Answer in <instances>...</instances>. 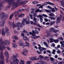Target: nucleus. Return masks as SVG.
Returning a JSON list of instances; mask_svg holds the SVG:
<instances>
[{
    "mask_svg": "<svg viewBox=\"0 0 64 64\" xmlns=\"http://www.w3.org/2000/svg\"><path fill=\"white\" fill-rule=\"evenodd\" d=\"M18 56L17 54L13 55L12 57H11L10 59V62L11 64H18L19 62V60L16 57H18Z\"/></svg>",
    "mask_w": 64,
    "mask_h": 64,
    "instance_id": "1",
    "label": "nucleus"
},
{
    "mask_svg": "<svg viewBox=\"0 0 64 64\" xmlns=\"http://www.w3.org/2000/svg\"><path fill=\"white\" fill-rule=\"evenodd\" d=\"M16 25L15 24V22H13L12 24V27L13 28H15V27H18L17 29L18 30H20L21 28V24L19 22L17 23Z\"/></svg>",
    "mask_w": 64,
    "mask_h": 64,
    "instance_id": "2",
    "label": "nucleus"
},
{
    "mask_svg": "<svg viewBox=\"0 0 64 64\" xmlns=\"http://www.w3.org/2000/svg\"><path fill=\"white\" fill-rule=\"evenodd\" d=\"M0 17L1 19H3V18L6 19L8 17V15L7 14L6 15V14L5 13L2 12L0 14Z\"/></svg>",
    "mask_w": 64,
    "mask_h": 64,
    "instance_id": "3",
    "label": "nucleus"
},
{
    "mask_svg": "<svg viewBox=\"0 0 64 64\" xmlns=\"http://www.w3.org/2000/svg\"><path fill=\"white\" fill-rule=\"evenodd\" d=\"M29 34L30 35H32V36L33 37V38L34 39H36V38H39L40 37V36H36V35L35 34H34V30H32V33L31 32H29Z\"/></svg>",
    "mask_w": 64,
    "mask_h": 64,
    "instance_id": "4",
    "label": "nucleus"
},
{
    "mask_svg": "<svg viewBox=\"0 0 64 64\" xmlns=\"http://www.w3.org/2000/svg\"><path fill=\"white\" fill-rule=\"evenodd\" d=\"M26 20H27V19L23 18L22 21V22L21 23L22 25H24V24H25V22L26 24H30V22H29Z\"/></svg>",
    "mask_w": 64,
    "mask_h": 64,
    "instance_id": "5",
    "label": "nucleus"
},
{
    "mask_svg": "<svg viewBox=\"0 0 64 64\" xmlns=\"http://www.w3.org/2000/svg\"><path fill=\"white\" fill-rule=\"evenodd\" d=\"M30 24H32V25H36V26H38L39 27L42 28V27L40 26L39 24H37L35 22H34L32 21H30Z\"/></svg>",
    "mask_w": 64,
    "mask_h": 64,
    "instance_id": "6",
    "label": "nucleus"
},
{
    "mask_svg": "<svg viewBox=\"0 0 64 64\" xmlns=\"http://www.w3.org/2000/svg\"><path fill=\"white\" fill-rule=\"evenodd\" d=\"M46 4H44L42 5V7L43 6H45V5H47L48 4H50V5H54V4L53 3H51L49 2H46Z\"/></svg>",
    "mask_w": 64,
    "mask_h": 64,
    "instance_id": "7",
    "label": "nucleus"
},
{
    "mask_svg": "<svg viewBox=\"0 0 64 64\" xmlns=\"http://www.w3.org/2000/svg\"><path fill=\"white\" fill-rule=\"evenodd\" d=\"M38 49H39V50L40 52H42L43 50H46V48H43L41 47V48H38Z\"/></svg>",
    "mask_w": 64,
    "mask_h": 64,
    "instance_id": "8",
    "label": "nucleus"
},
{
    "mask_svg": "<svg viewBox=\"0 0 64 64\" xmlns=\"http://www.w3.org/2000/svg\"><path fill=\"white\" fill-rule=\"evenodd\" d=\"M6 30H5V32H6L7 35L8 36L10 35V32H9V31L7 28H5Z\"/></svg>",
    "mask_w": 64,
    "mask_h": 64,
    "instance_id": "9",
    "label": "nucleus"
},
{
    "mask_svg": "<svg viewBox=\"0 0 64 64\" xmlns=\"http://www.w3.org/2000/svg\"><path fill=\"white\" fill-rule=\"evenodd\" d=\"M4 55L6 58H9V54H8V52H4Z\"/></svg>",
    "mask_w": 64,
    "mask_h": 64,
    "instance_id": "10",
    "label": "nucleus"
},
{
    "mask_svg": "<svg viewBox=\"0 0 64 64\" xmlns=\"http://www.w3.org/2000/svg\"><path fill=\"white\" fill-rule=\"evenodd\" d=\"M37 58V57L36 56H34V57H32L30 58V59L32 60V61H34L36 60V58Z\"/></svg>",
    "mask_w": 64,
    "mask_h": 64,
    "instance_id": "11",
    "label": "nucleus"
},
{
    "mask_svg": "<svg viewBox=\"0 0 64 64\" xmlns=\"http://www.w3.org/2000/svg\"><path fill=\"white\" fill-rule=\"evenodd\" d=\"M19 44L20 46H23L24 45V44H23V42H22V41L21 40L19 41Z\"/></svg>",
    "mask_w": 64,
    "mask_h": 64,
    "instance_id": "12",
    "label": "nucleus"
},
{
    "mask_svg": "<svg viewBox=\"0 0 64 64\" xmlns=\"http://www.w3.org/2000/svg\"><path fill=\"white\" fill-rule=\"evenodd\" d=\"M5 21L3 22H2L1 21H0V24L1 27H3V26H4V24H5Z\"/></svg>",
    "mask_w": 64,
    "mask_h": 64,
    "instance_id": "13",
    "label": "nucleus"
},
{
    "mask_svg": "<svg viewBox=\"0 0 64 64\" xmlns=\"http://www.w3.org/2000/svg\"><path fill=\"white\" fill-rule=\"evenodd\" d=\"M54 30H55V28H53L52 27L50 28V29L49 31L50 32L52 33V32H53V31Z\"/></svg>",
    "mask_w": 64,
    "mask_h": 64,
    "instance_id": "14",
    "label": "nucleus"
},
{
    "mask_svg": "<svg viewBox=\"0 0 64 64\" xmlns=\"http://www.w3.org/2000/svg\"><path fill=\"white\" fill-rule=\"evenodd\" d=\"M46 33L47 34L46 36L47 37H48V36L51 35V34L49 32L48 30L46 31Z\"/></svg>",
    "mask_w": 64,
    "mask_h": 64,
    "instance_id": "15",
    "label": "nucleus"
},
{
    "mask_svg": "<svg viewBox=\"0 0 64 64\" xmlns=\"http://www.w3.org/2000/svg\"><path fill=\"white\" fill-rule=\"evenodd\" d=\"M60 43L61 44V46L62 47H64V44H63V42H62V41H61L60 42ZM62 52L63 53V52H64V50H63L62 51Z\"/></svg>",
    "mask_w": 64,
    "mask_h": 64,
    "instance_id": "16",
    "label": "nucleus"
},
{
    "mask_svg": "<svg viewBox=\"0 0 64 64\" xmlns=\"http://www.w3.org/2000/svg\"><path fill=\"white\" fill-rule=\"evenodd\" d=\"M28 2V1H26L24 2H20V5H23V4H26L27 2Z\"/></svg>",
    "mask_w": 64,
    "mask_h": 64,
    "instance_id": "17",
    "label": "nucleus"
},
{
    "mask_svg": "<svg viewBox=\"0 0 64 64\" xmlns=\"http://www.w3.org/2000/svg\"><path fill=\"white\" fill-rule=\"evenodd\" d=\"M60 18H58L56 20V24L58 23H59V22L60 21Z\"/></svg>",
    "mask_w": 64,
    "mask_h": 64,
    "instance_id": "18",
    "label": "nucleus"
},
{
    "mask_svg": "<svg viewBox=\"0 0 64 64\" xmlns=\"http://www.w3.org/2000/svg\"><path fill=\"white\" fill-rule=\"evenodd\" d=\"M42 12V10H40L39 9H38L35 10V12L36 13H37L38 12Z\"/></svg>",
    "mask_w": 64,
    "mask_h": 64,
    "instance_id": "19",
    "label": "nucleus"
},
{
    "mask_svg": "<svg viewBox=\"0 0 64 64\" xmlns=\"http://www.w3.org/2000/svg\"><path fill=\"white\" fill-rule=\"evenodd\" d=\"M25 63V62L23 60H21L20 62L19 63L20 64H24Z\"/></svg>",
    "mask_w": 64,
    "mask_h": 64,
    "instance_id": "20",
    "label": "nucleus"
},
{
    "mask_svg": "<svg viewBox=\"0 0 64 64\" xmlns=\"http://www.w3.org/2000/svg\"><path fill=\"white\" fill-rule=\"evenodd\" d=\"M50 61H51L52 63H54V59L53 58L51 57L50 58Z\"/></svg>",
    "mask_w": 64,
    "mask_h": 64,
    "instance_id": "21",
    "label": "nucleus"
},
{
    "mask_svg": "<svg viewBox=\"0 0 64 64\" xmlns=\"http://www.w3.org/2000/svg\"><path fill=\"white\" fill-rule=\"evenodd\" d=\"M50 43H52V42H54V40L53 38H50Z\"/></svg>",
    "mask_w": 64,
    "mask_h": 64,
    "instance_id": "22",
    "label": "nucleus"
},
{
    "mask_svg": "<svg viewBox=\"0 0 64 64\" xmlns=\"http://www.w3.org/2000/svg\"><path fill=\"white\" fill-rule=\"evenodd\" d=\"M44 59L46 60L47 61H49V58L48 56H45L44 58Z\"/></svg>",
    "mask_w": 64,
    "mask_h": 64,
    "instance_id": "23",
    "label": "nucleus"
},
{
    "mask_svg": "<svg viewBox=\"0 0 64 64\" xmlns=\"http://www.w3.org/2000/svg\"><path fill=\"white\" fill-rule=\"evenodd\" d=\"M25 44L27 45H25V46H27L28 47H29V43L27 42L26 41L25 42Z\"/></svg>",
    "mask_w": 64,
    "mask_h": 64,
    "instance_id": "24",
    "label": "nucleus"
},
{
    "mask_svg": "<svg viewBox=\"0 0 64 64\" xmlns=\"http://www.w3.org/2000/svg\"><path fill=\"white\" fill-rule=\"evenodd\" d=\"M22 33H25L26 34H27L28 36H29V34H27L28 33V32L26 31L25 30H24L22 32Z\"/></svg>",
    "mask_w": 64,
    "mask_h": 64,
    "instance_id": "25",
    "label": "nucleus"
},
{
    "mask_svg": "<svg viewBox=\"0 0 64 64\" xmlns=\"http://www.w3.org/2000/svg\"><path fill=\"white\" fill-rule=\"evenodd\" d=\"M23 38L24 40H29V39L26 36H24Z\"/></svg>",
    "mask_w": 64,
    "mask_h": 64,
    "instance_id": "26",
    "label": "nucleus"
},
{
    "mask_svg": "<svg viewBox=\"0 0 64 64\" xmlns=\"http://www.w3.org/2000/svg\"><path fill=\"white\" fill-rule=\"evenodd\" d=\"M44 44L46 46V47H48V44L45 42H44Z\"/></svg>",
    "mask_w": 64,
    "mask_h": 64,
    "instance_id": "27",
    "label": "nucleus"
},
{
    "mask_svg": "<svg viewBox=\"0 0 64 64\" xmlns=\"http://www.w3.org/2000/svg\"><path fill=\"white\" fill-rule=\"evenodd\" d=\"M12 38L16 39V40H18V38L16 36H13L12 37Z\"/></svg>",
    "mask_w": 64,
    "mask_h": 64,
    "instance_id": "28",
    "label": "nucleus"
},
{
    "mask_svg": "<svg viewBox=\"0 0 64 64\" xmlns=\"http://www.w3.org/2000/svg\"><path fill=\"white\" fill-rule=\"evenodd\" d=\"M56 52V50H52V54L55 55V52Z\"/></svg>",
    "mask_w": 64,
    "mask_h": 64,
    "instance_id": "29",
    "label": "nucleus"
},
{
    "mask_svg": "<svg viewBox=\"0 0 64 64\" xmlns=\"http://www.w3.org/2000/svg\"><path fill=\"white\" fill-rule=\"evenodd\" d=\"M13 47L14 48H15L17 47V44L15 43H14L13 44Z\"/></svg>",
    "mask_w": 64,
    "mask_h": 64,
    "instance_id": "30",
    "label": "nucleus"
},
{
    "mask_svg": "<svg viewBox=\"0 0 64 64\" xmlns=\"http://www.w3.org/2000/svg\"><path fill=\"white\" fill-rule=\"evenodd\" d=\"M49 15L50 16H52L53 17H54V16H55L54 14L52 13H51L50 14H49Z\"/></svg>",
    "mask_w": 64,
    "mask_h": 64,
    "instance_id": "31",
    "label": "nucleus"
},
{
    "mask_svg": "<svg viewBox=\"0 0 64 64\" xmlns=\"http://www.w3.org/2000/svg\"><path fill=\"white\" fill-rule=\"evenodd\" d=\"M46 11L47 12H48V13H51V10H46Z\"/></svg>",
    "mask_w": 64,
    "mask_h": 64,
    "instance_id": "32",
    "label": "nucleus"
},
{
    "mask_svg": "<svg viewBox=\"0 0 64 64\" xmlns=\"http://www.w3.org/2000/svg\"><path fill=\"white\" fill-rule=\"evenodd\" d=\"M31 13L33 14V13H34V8H32L31 9Z\"/></svg>",
    "mask_w": 64,
    "mask_h": 64,
    "instance_id": "33",
    "label": "nucleus"
},
{
    "mask_svg": "<svg viewBox=\"0 0 64 64\" xmlns=\"http://www.w3.org/2000/svg\"><path fill=\"white\" fill-rule=\"evenodd\" d=\"M38 2L37 1H34L32 2L33 4H38Z\"/></svg>",
    "mask_w": 64,
    "mask_h": 64,
    "instance_id": "34",
    "label": "nucleus"
},
{
    "mask_svg": "<svg viewBox=\"0 0 64 64\" xmlns=\"http://www.w3.org/2000/svg\"><path fill=\"white\" fill-rule=\"evenodd\" d=\"M61 1L60 2L62 4V5H63L64 6V0H61Z\"/></svg>",
    "mask_w": 64,
    "mask_h": 64,
    "instance_id": "35",
    "label": "nucleus"
},
{
    "mask_svg": "<svg viewBox=\"0 0 64 64\" xmlns=\"http://www.w3.org/2000/svg\"><path fill=\"white\" fill-rule=\"evenodd\" d=\"M55 23V22L54 21L52 22L50 24V26H52V25L54 23Z\"/></svg>",
    "mask_w": 64,
    "mask_h": 64,
    "instance_id": "36",
    "label": "nucleus"
},
{
    "mask_svg": "<svg viewBox=\"0 0 64 64\" xmlns=\"http://www.w3.org/2000/svg\"><path fill=\"white\" fill-rule=\"evenodd\" d=\"M34 34L35 35V34H38V33H39V32L37 31L36 30L35 31V32H34Z\"/></svg>",
    "mask_w": 64,
    "mask_h": 64,
    "instance_id": "37",
    "label": "nucleus"
},
{
    "mask_svg": "<svg viewBox=\"0 0 64 64\" xmlns=\"http://www.w3.org/2000/svg\"><path fill=\"white\" fill-rule=\"evenodd\" d=\"M51 9V11L52 12H55V9H54V8H52Z\"/></svg>",
    "mask_w": 64,
    "mask_h": 64,
    "instance_id": "38",
    "label": "nucleus"
},
{
    "mask_svg": "<svg viewBox=\"0 0 64 64\" xmlns=\"http://www.w3.org/2000/svg\"><path fill=\"white\" fill-rule=\"evenodd\" d=\"M40 62L41 63V64H44L45 62H44L43 61H40Z\"/></svg>",
    "mask_w": 64,
    "mask_h": 64,
    "instance_id": "39",
    "label": "nucleus"
},
{
    "mask_svg": "<svg viewBox=\"0 0 64 64\" xmlns=\"http://www.w3.org/2000/svg\"><path fill=\"white\" fill-rule=\"evenodd\" d=\"M42 16H43L45 17H48V16L44 14H43L42 15Z\"/></svg>",
    "mask_w": 64,
    "mask_h": 64,
    "instance_id": "40",
    "label": "nucleus"
},
{
    "mask_svg": "<svg viewBox=\"0 0 64 64\" xmlns=\"http://www.w3.org/2000/svg\"><path fill=\"white\" fill-rule=\"evenodd\" d=\"M38 57L40 58V59H42L43 58V56H38Z\"/></svg>",
    "mask_w": 64,
    "mask_h": 64,
    "instance_id": "41",
    "label": "nucleus"
},
{
    "mask_svg": "<svg viewBox=\"0 0 64 64\" xmlns=\"http://www.w3.org/2000/svg\"><path fill=\"white\" fill-rule=\"evenodd\" d=\"M2 35L3 36L5 35V34H6V33L4 32H2Z\"/></svg>",
    "mask_w": 64,
    "mask_h": 64,
    "instance_id": "42",
    "label": "nucleus"
},
{
    "mask_svg": "<svg viewBox=\"0 0 64 64\" xmlns=\"http://www.w3.org/2000/svg\"><path fill=\"white\" fill-rule=\"evenodd\" d=\"M29 16L30 17V19H33V15H32L31 14H30Z\"/></svg>",
    "mask_w": 64,
    "mask_h": 64,
    "instance_id": "43",
    "label": "nucleus"
},
{
    "mask_svg": "<svg viewBox=\"0 0 64 64\" xmlns=\"http://www.w3.org/2000/svg\"><path fill=\"white\" fill-rule=\"evenodd\" d=\"M42 18H43V17H42H42H40V21L41 22V23H42V21H43V19Z\"/></svg>",
    "mask_w": 64,
    "mask_h": 64,
    "instance_id": "44",
    "label": "nucleus"
},
{
    "mask_svg": "<svg viewBox=\"0 0 64 64\" xmlns=\"http://www.w3.org/2000/svg\"><path fill=\"white\" fill-rule=\"evenodd\" d=\"M54 42L56 43H58V40H54Z\"/></svg>",
    "mask_w": 64,
    "mask_h": 64,
    "instance_id": "45",
    "label": "nucleus"
},
{
    "mask_svg": "<svg viewBox=\"0 0 64 64\" xmlns=\"http://www.w3.org/2000/svg\"><path fill=\"white\" fill-rule=\"evenodd\" d=\"M14 14H11L10 17V19L11 20L12 18V17H13V15Z\"/></svg>",
    "mask_w": 64,
    "mask_h": 64,
    "instance_id": "46",
    "label": "nucleus"
},
{
    "mask_svg": "<svg viewBox=\"0 0 64 64\" xmlns=\"http://www.w3.org/2000/svg\"><path fill=\"white\" fill-rule=\"evenodd\" d=\"M24 51H25L26 52H28V50H27V49H24Z\"/></svg>",
    "mask_w": 64,
    "mask_h": 64,
    "instance_id": "47",
    "label": "nucleus"
},
{
    "mask_svg": "<svg viewBox=\"0 0 64 64\" xmlns=\"http://www.w3.org/2000/svg\"><path fill=\"white\" fill-rule=\"evenodd\" d=\"M31 62L30 61H28L26 62V63L27 64H30L31 63Z\"/></svg>",
    "mask_w": 64,
    "mask_h": 64,
    "instance_id": "48",
    "label": "nucleus"
},
{
    "mask_svg": "<svg viewBox=\"0 0 64 64\" xmlns=\"http://www.w3.org/2000/svg\"><path fill=\"white\" fill-rule=\"evenodd\" d=\"M47 8H49V9H52V7L50 6H47Z\"/></svg>",
    "mask_w": 64,
    "mask_h": 64,
    "instance_id": "49",
    "label": "nucleus"
},
{
    "mask_svg": "<svg viewBox=\"0 0 64 64\" xmlns=\"http://www.w3.org/2000/svg\"><path fill=\"white\" fill-rule=\"evenodd\" d=\"M17 4H16L15 2H14L12 4V6H15V5H17Z\"/></svg>",
    "mask_w": 64,
    "mask_h": 64,
    "instance_id": "50",
    "label": "nucleus"
},
{
    "mask_svg": "<svg viewBox=\"0 0 64 64\" xmlns=\"http://www.w3.org/2000/svg\"><path fill=\"white\" fill-rule=\"evenodd\" d=\"M33 20H34V21L35 22H36V20H37V18H35V17H34Z\"/></svg>",
    "mask_w": 64,
    "mask_h": 64,
    "instance_id": "51",
    "label": "nucleus"
},
{
    "mask_svg": "<svg viewBox=\"0 0 64 64\" xmlns=\"http://www.w3.org/2000/svg\"><path fill=\"white\" fill-rule=\"evenodd\" d=\"M33 15L34 16V17H35V16H37V13H34L33 14Z\"/></svg>",
    "mask_w": 64,
    "mask_h": 64,
    "instance_id": "52",
    "label": "nucleus"
},
{
    "mask_svg": "<svg viewBox=\"0 0 64 64\" xmlns=\"http://www.w3.org/2000/svg\"><path fill=\"white\" fill-rule=\"evenodd\" d=\"M6 48L8 50H11V48H9V46H7L6 47Z\"/></svg>",
    "mask_w": 64,
    "mask_h": 64,
    "instance_id": "53",
    "label": "nucleus"
},
{
    "mask_svg": "<svg viewBox=\"0 0 64 64\" xmlns=\"http://www.w3.org/2000/svg\"><path fill=\"white\" fill-rule=\"evenodd\" d=\"M51 46H52V47H54L55 46V44H54L52 43V44Z\"/></svg>",
    "mask_w": 64,
    "mask_h": 64,
    "instance_id": "54",
    "label": "nucleus"
},
{
    "mask_svg": "<svg viewBox=\"0 0 64 64\" xmlns=\"http://www.w3.org/2000/svg\"><path fill=\"white\" fill-rule=\"evenodd\" d=\"M36 52L37 53H38V54H41L42 53V52H40L38 51V50H37L36 51Z\"/></svg>",
    "mask_w": 64,
    "mask_h": 64,
    "instance_id": "55",
    "label": "nucleus"
},
{
    "mask_svg": "<svg viewBox=\"0 0 64 64\" xmlns=\"http://www.w3.org/2000/svg\"><path fill=\"white\" fill-rule=\"evenodd\" d=\"M13 2V1L11 0H8V4L11 3V2Z\"/></svg>",
    "mask_w": 64,
    "mask_h": 64,
    "instance_id": "56",
    "label": "nucleus"
},
{
    "mask_svg": "<svg viewBox=\"0 0 64 64\" xmlns=\"http://www.w3.org/2000/svg\"><path fill=\"white\" fill-rule=\"evenodd\" d=\"M22 54L23 55H24V56H26V55H27L26 54H24V52H22Z\"/></svg>",
    "mask_w": 64,
    "mask_h": 64,
    "instance_id": "57",
    "label": "nucleus"
},
{
    "mask_svg": "<svg viewBox=\"0 0 64 64\" xmlns=\"http://www.w3.org/2000/svg\"><path fill=\"white\" fill-rule=\"evenodd\" d=\"M58 38L59 39H60V40H63V38L62 37H60Z\"/></svg>",
    "mask_w": 64,
    "mask_h": 64,
    "instance_id": "58",
    "label": "nucleus"
},
{
    "mask_svg": "<svg viewBox=\"0 0 64 64\" xmlns=\"http://www.w3.org/2000/svg\"><path fill=\"white\" fill-rule=\"evenodd\" d=\"M55 17H52L51 18V20H55Z\"/></svg>",
    "mask_w": 64,
    "mask_h": 64,
    "instance_id": "59",
    "label": "nucleus"
},
{
    "mask_svg": "<svg viewBox=\"0 0 64 64\" xmlns=\"http://www.w3.org/2000/svg\"><path fill=\"white\" fill-rule=\"evenodd\" d=\"M37 17H40H40H42V15H39L37 16Z\"/></svg>",
    "mask_w": 64,
    "mask_h": 64,
    "instance_id": "60",
    "label": "nucleus"
},
{
    "mask_svg": "<svg viewBox=\"0 0 64 64\" xmlns=\"http://www.w3.org/2000/svg\"><path fill=\"white\" fill-rule=\"evenodd\" d=\"M36 6L37 7H39V6H41V4H38L36 5Z\"/></svg>",
    "mask_w": 64,
    "mask_h": 64,
    "instance_id": "61",
    "label": "nucleus"
},
{
    "mask_svg": "<svg viewBox=\"0 0 64 64\" xmlns=\"http://www.w3.org/2000/svg\"><path fill=\"white\" fill-rule=\"evenodd\" d=\"M7 58L6 60V63H8V62H9V60H8V58Z\"/></svg>",
    "mask_w": 64,
    "mask_h": 64,
    "instance_id": "62",
    "label": "nucleus"
},
{
    "mask_svg": "<svg viewBox=\"0 0 64 64\" xmlns=\"http://www.w3.org/2000/svg\"><path fill=\"white\" fill-rule=\"evenodd\" d=\"M24 11V10L23 8H22L21 10H19V11L20 12L21 11Z\"/></svg>",
    "mask_w": 64,
    "mask_h": 64,
    "instance_id": "63",
    "label": "nucleus"
},
{
    "mask_svg": "<svg viewBox=\"0 0 64 64\" xmlns=\"http://www.w3.org/2000/svg\"><path fill=\"white\" fill-rule=\"evenodd\" d=\"M44 20H45V22H47V21H48V20L47 18H44Z\"/></svg>",
    "mask_w": 64,
    "mask_h": 64,
    "instance_id": "64",
    "label": "nucleus"
}]
</instances>
